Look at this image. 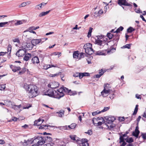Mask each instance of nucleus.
Here are the masks:
<instances>
[{"mask_svg": "<svg viewBox=\"0 0 146 146\" xmlns=\"http://www.w3.org/2000/svg\"><path fill=\"white\" fill-rule=\"evenodd\" d=\"M27 90L29 93V97L32 98L38 95L37 87L35 85H29L27 86Z\"/></svg>", "mask_w": 146, "mask_h": 146, "instance_id": "f257e3e1", "label": "nucleus"}, {"mask_svg": "<svg viewBox=\"0 0 146 146\" xmlns=\"http://www.w3.org/2000/svg\"><path fill=\"white\" fill-rule=\"evenodd\" d=\"M35 141H37L38 144L40 145H42L46 142H52V138L48 136L43 137H41L40 136H38L36 137Z\"/></svg>", "mask_w": 146, "mask_h": 146, "instance_id": "f03ea898", "label": "nucleus"}, {"mask_svg": "<svg viewBox=\"0 0 146 146\" xmlns=\"http://www.w3.org/2000/svg\"><path fill=\"white\" fill-rule=\"evenodd\" d=\"M111 86L108 84H107L106 85L105 84L104 85V89L101 92V95L103 97H106L108 96L107 94H109L111 92H113L111 89Z\"/></svg>", "mask_w": 146, "mask_h": 146, "instance_id": "7ed1b4c3", "label": "nucleus"}, {"mask_svg": "<svg viewBox=\"0 0 146 146\" xmlns=\"http://www.w3.org/2000/svg\"><path fill=\"white\" fill-rule=\"evenodd\" d=\"M97 40H96V42L98 45L101 46L102 47H103L105 44L107 43L106 40H100V39H102L103 37V35L97 36Z\"/></svg>", "mask_w": 146, "mask_h": 146, "instance_id": "20e7f679", "label": "nucleus"}, {"mask_svg": "<svg viewBox=\"0 0 146 146\" xmlns=\"http://www.w3.org/2000/svg\"><path fill=\"white\" fill-rule=\"evenodd\" d=\"M26 50L22 46L21 49H19L18 51L16 53V55L18 57H21L23 56L26 54Z\"/></svg>", "mask_w": 146, "mask_h": 146, "instance_id": "39448f33", "label": "nucleus"}, {"mask_svg": "<svg viewBox=\"0 0 146 146\" xmlns=\"http://www.w3.org/2000/svg\"><path fill=\"white\" fill-rule=\"evenodd\" d=\"M23 47L26 50H30L33 48L34 45L32 43L24 42L22 44V45Z\"/></svg>", "mask_w": 146, "mask_h": 146, "instance_id": "423d86ee", "label": "nucleus"}, {"mask_svg": "<svg viewBox=\"0 0 146 146\" xmlns=\"http://www.w3.org/2000/svg\"><path fill=\"white\" fill-rule=\"evenodd\" d=\"M59 84L58 82L53 81L48 84V86L52 88H56L59 86Z\"/></svg>", "mask_w": 146, "mask_h": 146, "instance_id": "0eeeda50", "label": "nucleus"}, {"mask_svg": "<svg viewBox=\"0 0 146 146\" xmlns=\"http://www.w3.org/2000/svg\"><path fill=\"white\" fill-rule=\"evenodd\" d=\"M117 3L119 5L121 6L122 5L129 7L132 6L130 4L127 2L126 0H118Z\"/></svg>", "mask_w": 146, "mask_h": 146, "instance_id": "6e6552de", "label": "nucleus"}, {"mask_svg": "<svg viewBox=\"0 0 146 146\" xmlns=\"http://www.w3.org/2000/svg\"><path fill=\"white\" fill-rule=\"evenodd\" d=\"M44 39H33L31 40V42L34 46H36L41 42L42 43L43 42H44V41H42V40Z\"/></svg>", "mask_w": 146, "mask_h": 146, "instance_id": "1a4fd4ad", "label": "nucleus"}, {"mask_svg": "<svg viewBox=\"0 0 146 146\" xmlns=\"http://www.w3.org/2000/svg\"><path fill=\"white\" fill-rule=\"evenodd\" d=\"M36 138H35L33 140V139H28L27 140H25L23 142V145H29L31 144L33 142L35 141L36 142V141H35V140Z\"/></svg>", "mask_w": 146, "mask_h": 146, "instance_id": "9d476101", "label": "nucleus"}, {"mask_svg": "<svg viewBox=\"0 0 146 146\" xmlns=\"http://www.w3.org/2000/svg\"><path fill=\"white\" fill-rule=\"evenodd\" d=\"M85 49L86 53L88 54H91L94 52L93 49L90 47H87L85 48Z\"/></svg>", "mask_w": 146, "mask_h": 146, "instance_id": "9b49d317", "label": "nucleus"}, {"mask_svg": "<svg viewBox=\"0 0 146 146\" xmlns=\"http://www.w3.org/2000/svg\"><path fill=\"white\" fill-rule=\"evenodd\" d=\"M10 67L12 69V71L14 72H16L17 70H19L21 69V68L20 67L16 66L12 64L10 65Z\"/></svg>", "mask_w": 146, "mask_h": 146, "instance_id": "f8f14e48", "label": "nucleus"}, {"mask_svg": "<svg viewBox=\"0 0 146 146\" xmlns=\"http://www.w3.org/2000/svg\"><path fill=\"white\" fill-rule=\"evenodd\" d=\"M109 52V51L107 52L106 50L105 51H99L96 52V54L99 55H106L107 53Z\"/></svg>", "mask_w": 146, "mask_h": 146, "instance_id": "ddd939ff", "label": "nucleus"}, {"mask_svg": "<svg viewBox=\"0 0 146 146\" xmlns=\"http://www.w3.org/2000/svg\"><path fill=\"white\" fill-rule=\"evenodd\" d=\"M115 119V118L114 117H109L107 119V122L109 124H111Z\"/></svg>", "mask_w": 146, "mask_h": 146, "instance_id": "4468645a", "label": "nucleus"}, {"mask_svg": "<svg viewBox=\"0 0 146 146\" xmlns=\"http://www.w3.org/2000/svg\"><path fill=\"white\" fill-rule=\"evenodd\" d=\"M31 61L33 64H38L39 62L38 58L37 56H35L31 59Z\"/></svg>", "mask_w": 146, "mask_h": 146, "instance_id": "2eb2a0df", "label": "nucleus"}, {"mask_svg": "<svg viewBox=\"0 0 146 146\" xmlns=\"http://www.w3.org/2000/svg\"><path fill=\"white\" fill-rule=\"evenodd\" d=\"M57 91L59 93L60 96L59 98H61L63 97L64 95V94L63 93L64 91L62 87H61L60 89L57 90Z\"/></svg>", "mask_w": 146, "mask_h": 146, "instance_id": "dca6fc26", "label": "nucleus"}, {"mask_svg": "<svg viewBox=\"0 0 146 146\" xmlns=\"http://www.w3.org/2000/svg\"><path fill=\"white\" fill-rule=\"evenodd\" d=\"M81 140L83 146H89V144L86 139H83Z\"/></svg>", "mask_w": 146, "mask_h": 146, "instance_id": "f3484780", "label": "nucleus"}, {"mask_svg": "<svg viewBox=\"0 0 146 146\" xmlns=\"http://www.w3.org/2000/svg\"><path fill=\"white\" fill-rule=\"evenodd\" d=\"M53 97L57 98L58 99H59L60 98H59V97L60 95L59 94L58 92L57 91H56L55 90H54V92H53Z\"/></svg>", "mask_w": 146, "mask_h": 146, "instance_id": "a211bd4d", "label": "nucleus"}, {"mask_svg": "<svg viewBox=\"0 0 146 146\" xmlns=\"http://www.w3.org/2000/svg\"><path fill=\"white\" fill-rule=\"evenodd\" d=\"M31 54L28 53L25 55L23 58V59L27 61L31 57Z\"/></svg>", "mask_w": 146, "mask_h": 146, "instance_id": "6ab92c4d", "label": "nucleus"}, {"mask_svg": "<svg viewBox=\"0 0 146 146\" xmlns=\"http://www.w3.org/2000/svg\"><path fill=\"white\" fill-rule=\"evenodd\" d=\"M56 67V66L54 65L46 64L44 66L43 68L45 70H47L48 69L52 67Z\"/></svg>", "mask_w": 146, "mask_h": 146, "instance_id": "aec40b11", "label": "nucleus"}, {"mask_svg": "<svg viewBox=\"0 0 146 146\" xmlns=\"http://www.w3.org/2000/svg\"><path fill=\"white\" fill-rule=\"evenodd\" d=\"M50 11V10L46 12H43L39 14L38 16L39 17H42L48 14Z\"/></svg>", "mask_w": 146, "mask_h": 146, "instance_id": "412c9836", "label": "nucleus"}, {"mask_svg": "<svg viewBox=\"0 0 146 146\" xmlns=\"http://www.w3.org/2000/svg\"><path fill=\"white\" fill-rule=\"evenodd\" d=\"M101 117H96L94 118L92 120V121L94 125H95V124H97V123H95V121H98L99 120L101 119L102 120V119L101 118Z\"/></svg>", "mask_w": 146, "mask_h": 146, "instance_id": "4be33fe9", "label": "nucleus"}, {"mask_svg": "<svg viewBox=\"0 0 146 146\" xmlns=\"http://www.w3.org/2000/svg\"><path fill=\"white\" fill-rule=\"evenodd\" d=\"M76 125L75 123H72L70 125L67 126L68 128V130L74 129L76 127Z\"/></svg>", "mask_w": 146, "mask_h": 146, "instance_id": "5701e85b", "label": "nucleus"}, {"mask_svg": "<svg viewBox=\"0 0 146 146\" xmlns=\"http://www.w3.org/2000/svg\"><path fill=\"white\" fill-rule=\"evenodd\" d=\"M63 88L64 92L66 93H68L70 95H74L73 94H70V93L71 92V90H69L68 88L65 87H63Z\"/></svg>", "mask_w": 146, "mask_h": 146, "instance_id": "b1692460", "label": "nucleus"}, {"mask_svg": "<svg viewBox=\"0 0 146 146\" xmlns=\"http://www.w3.org/2000/svg\"><path fill=\"white\" fill-rule=\"evenodd\" d=\"M41 119L39 118L37 121H35L34 122V125L37 126H39L41 124V123H38L41 122Z\"/></svg>", "mask_w": 146, "mask_h": 146, "instance_id": "393cba45", "label": "nucleus"}, {"mask_svg": "<svg viewBox=\"0 0 146 146\" xmlns=\"http://www.w3.org/2000/svg\"><path fill=\"white\" fill-rule=\"evenodd\" d=\"M39 26H37L36 27H35L34 26H32L30 27L28 29V31H32L33 30H35L36 29L39 28Z\"/></svg>", "mask_w": 146, "mask_h": 146, "instance_id": "a878e982", "label": "nucleus"}, {"mask_svg": "<svg viewBox=\"0 0 146 146\" xmlns=\"http://www.w3.org/2000/svg\"><path fill=\"white\" fill-rule=\"evenodd\" d=\"M78 51H74L73 53V57L74 58H76L78 57L79 53Z\"/></svg>", "mask_w": 146, "mask_h": 146, "instance_id": "bb28decb", "label": "nucleus"}, {"mask_svg": "<svg viewBox=\"0 0 146 146\" xmlns=\"http://www.w3.org/2000/svg\"><path fill=\"white\" fill-rule=\"evenodd\" d=\"M125 140H126V141L127 142L129 143H131L133 141V139L132 137H130L129 138H127V137L125 139Z\"/></svg>", "mask_w": 146, "mask_h": 146, "instance_id": "cd10ccee", "label": "nucleus"}, {"mask_svg": "<svg viewBox=\"0 0 146 146\" xmlns=\"http://www.w3.org/2000/svg\"><path fill=\"white\" fill-rule=\"evenodd\" d=\"M56 128L59 129L60 130H68V126L67 125L64 126H59L58 127Z\"/></svg>", "mask_w": 146, "mask_h": 146, "instance_id": "c85d7f7f", "label": "nucleus"}, {"mask_svg": "<svg viewBox=\"0 0 146 146\" xmlns=\"http://www.w3.org/2000/svg\"><path fill=\"white\" fill-rule=\"evenodd\" d=\"M64 111L63 110H60L59 112H57V113H58V116L60 117H62V115H64Z\"/></svg>", "mask_w": 146, "mask_h": 146, "instance_id": "c756f323", "label": "nucleus"}, {"mask_svg": "<svg viewBox=\"0 0 146 146\" xmlns=\"http://www.w3.org/2000/svg\"><path fill=\"white\" fill-rule=\"evenodd\" d=\"M139 133V130L135 131V132H133L132 134L133 136L137 138Z\"/></svg>", "mask_w": 146, "mask_h": 146, "instance_id": "7c9ffc66", "label": "nucleus"}, {"mask_svg": "<svg viewBox=\"0 0 146 146\" xmlns=\"http://www.w3.org/2000/svg\"><path fill=\"white\" fill-rule=\"evenodd\" d=\"M53 92H54V90H52V91H50L49 90L48 92V93L47 94H45L46 95H47L50 97H53Z\"/></svg>", "mask_w": 146, "mask_h": 146, "instance_id": "2f4dec72", "label": "nucleus"}, {"mask_svg": "<svg viewBox=\"0 0 146 146\" xmlns=\"http://www.w3.org/2000/svg\"><path fill=\"white\" fill-rule=\"evenodd\" d=\"M123 27L122 26H120L119 28L117 29L116 31H114L113 33H119L121 31H122L123 30Z\"/></svg>", "mask_w": 146, "mask_h": 146, "instance_id": "473e14b6", "label": "nucleus"}, {"mask_svg": "<svg viewBox=\"0 0 146 146\" xmlns=\"http://www.w3.org/2000/svg\"><path fill=\"white\" fill-rule=\"evenodd\" d=\"M21 105H14L12 106V108L15 110H17L19 109L21 107Z\"/></svg>", "mask_w": 146, "mask_h": 146, "instance_id": "72a5a7b5", "label": "nucleus"}, {"mask_svg": "<svg viewBox=\"0 0 146 146\" xmlns=\"http://www.w3.org/2000/svg\"><path fill=\"white\" fill-rule=\"evenodd\" d=\"M102 119V121L101 122V121H98V122L97 123V124H95V125H98V126H100V125H101L102 124L104 123V119L102 118V117H101V118Z\"/></svg>", "mask_w": 146, "mask_h": 146, "instance_id": "f704fd0d", "label": "nucleus"}, {"mask_svg": "<svg viewBox=\"0 0 146 146\" xmlns=\"http://www.w3.org/2000/svg\"><path fill=\"white\" fill-rule=\"evenodd\" d=\"M93 29V28L91 27H90L89 31L88 33V34L87 35V36L88 37H90L91 36V33L92 32V30Z\"/></svg>", "mask_w": 146, "mask_h": 146, "instance_id": "c9c22d12", "label": "nucleus"}, {"mask_svg": "<svg viewBox=\"0 0 146 146\" xmlns=\"http://www.w3.org/2000/svg\"><path fill=\"white\" fill-rule=\"evenodd\" d=\"M103 13V12L102 9L100 10L98 12V13H97V15L95 16V15H94V17H97L98 16L101 15Z\"/></svg>", "mask_w": 146, "mask_h": 146, "instance_id": "e433bc0d", "label": "nucleus"}, {"mask_svg": "<svg viewBox=\"0 0 146 146\" xmlns=\"http://www.w3.org/2000/svg\"><path fill=\"white\" fill-rule=\"evenodd\" d=\"M138 105H136L135 108L134 109V112L133 114V115H135L137 114L138 111Z\"/></svg>", "mask_w": 146, "mask_h": 146, "instance_id": "4c0bfd02", "label": "nucleus"}, {"mask_svg": "<svg viewBox=\"0 0 146 146\" xmlns=\"http://www.w3.org/2000/svg\"><path fill=\"white\" fill-rule=\"evenodd\" d=\"M70 139L74 140V141H75L76 140V141H79L80 140L78 139H76V135H70Z\"/></svg>", "mask_w": 146, "mask_h": 146, "instance_id": "58836bf2", "label": "nucleus"}, {"mask_svg": "<svg viewBox=\"0 0 146 146\" xmlns=\"http://www.w3.org/2000/svg\"><path fill=\"white\" fill-rule=\"evenodd\" d=\"M11 48L12 46L10 44H9L8 45V48H7V50L8 51L7 52L8 53L9 52V54H10L11 53Z\"/></svg>", "mask_w": 146, "mask_h": 146, "instance_id": "ea45409f", "label": "nucleus"}, {"mask_svg": "<svg viewBox=\"0 0 146 146\" xmlns=\"http://www.w3.org/2000/svg\"><path fill=\"white\" fill-rule=\"evenodd\" d=\"M46 126H47V127H55V126H50V125H41L40 126L39 128V129H44V127H46Z\"/></svg>", "mask_w": 146, "mask_h": 146, "instance_id": "a19ab883", "label": "nucleus"}, {"mask_svg": "<svg viewBox=\"0 0 146 146\" xmlns=\"http://www.w3.org/2000/svg\"><path fill=\"white\" fill-rule=\"evenodd\" d=\"M106 125L108 127V128L110 130H111L115 126V124L113 123L111 124L110 125Z\"/></svg>", "mask_w": 146, "mask_h": 146, "instance_id": "79ce46f5", "label": "nucleus"}, {"mask_svg": "<svg viewBox=\"0 0 146 146\" xmlns=\"http://www.w3.org/2000/svg\"><path fill=\"white\" fill-rule=\"evenodd\" d=\"M107 36L109 39H111L113 37V35L110 33H108L107 34Z\"/></svg>", "mask_w": 146, "mask_h": 146, "instance_id": "37998d69", "label": "nucleus"}, {"mask_svg": "<svg viewBox=\"0 0 146 146\" xmlns=\"http://www.w3.org/2000/svg\"><path fill=\"white\" fill-rule=\"evenodd\" d=\"M131 44H127L126 45L123 46V47H121V48H127L128 49H130V48Z\"/></svg>", "mask_w": 146, "mask_h": 146, "instance_id": "c03bdc74", "label": "nucleus"}, {"mask_svg": "<svg viewBox=\"0 0 146 146\" xmlns=\"http://www.w3.org/2000/svg\"><path fill=\"white\" fill-rule=\"evenodd\" d=\"M61 73V72H59L58 73H56L54 74H50L49 76L50 77H54L55 76H58L59 75H60Z\"/></svg>", "mask_w": 146, "mask_h": 146, "instance_id": "a18cd8bd", "label": "nucleus"}, {"mask_svg": "<svg viewBox=\"0 0 146 146\" xmlns=\"http://www.w3.org/2000/svg\"><path fill=\"white\" fill-rule=\"evenodd\" d=\"M113 40H118L119 38V36L118 34H116L115 36H113Z\"/></svg>", "mask_w": 146, "mask_h": 146, "instance_id": "49530a36", "label": "nucleus"}, {"mask_svg": "<svg viewBox=\"0 0 146 146\" xmlns=\"http://www.w3.org/2000/svg\"><path fill=\"white\" fill-rule=\"evenodd\" d=\"M134 29L132 27H130L127 29V32L128 33H131L133 31H134Z\"/></svg>", "mask_w": 146, "mask_h": 146, "instance_id": "de8ad7c7", "label": "nucleus"}, {"mask_svg": "<svg viewBox=\"0 0 146 146\" xmlns=\"http://www.w3.org/2000/svg\"><path fill=\"white\" fill-rule=\"evenodd\" d=\"M23 24V22L21 20H17V22L15 23V25L16 26L21 25Z\"/></svg>", "mask_w": 146, "mask_h": 146, "instance_id": "09e8293b", "label": "nucleus"}, {"mask_svg": "<svg viewBox=\"0 0 146 146\" xmlns=\"http://www.w3.org/2000/svg\"><path fill=\"white\" fill-rule=\"evenodd\" d=\"M8 23V22H7L0 23V27H4L5 25Z\"/></svg>", "mask_w": 146, "mask_h": 146, "instance_id": "8fccbe9b", "label": "nucleus"}, {"mask_svg": "<svg viewBox=\"0 0 146 146\" xmlns=\"http://www.w3.org/2000/svg\"><path fill=\"white\" fill-rule=\"evenodd\" d=\"M44 145V146H52L54 145L53 142H47Z\"/></svg>", "mask_w": 146, "mask_h": 146, "instance_id": "3c124183", "label": "nucleus"}, {"mask_svg": "<svg viewBox=\"0 0 146 146\" xmlns=\"http://www.w3.org/2000/svg\"><path fill=\"white\" fill-rule=\"evenodd\" d=\"M101 112V111H96L92 112V115L93 116H95L98 114H99Z\"/></svg>", "mask_w": 146, "mask_h": 146, "instance_id": "603ef678", "label": "nucleus"}, {"mask_svg": "<svg viewBox=\"0 0 146 146\" xmlns=\"http://www.w3.org/2000/svg\"><path fill=\"white\" fill-rule=\"evenodd\" d=\"M5 88V85L2 84L0 85V90H3Z\"/></svg>", "mask_w": 146, "mask_h": 146, "instance_id": "864d4df0", "label": "nucleus"}, {"mask_svg": "<svg viewBox=\"0 0 146 146\" xmlns=\"http://www.w3.org/2000/svg\"><path fill=\"white\" fill-rule=\"evenodd\" d=\"M110 108L109 107H105L104 108V109L101 111V112H104L106 111L107 110H108Z\"/></svg>", "mask_w": 146, "mask_h": 146, "instance_id": "5fc2aeb1", "label": "nucleus"}, {"mask_svg": "<svg viewBox=\"0 0 146 146\" xmlns=\"http://www.w3.org/2000/svg\"><path fill=\"white\" fill-rule=\"evenodd\" d=\"M35 8L37 9L40 10L42 8V7L41 6L40 4L39 5H36L35 7Z\"/></svg>", "mask_w": 146, "mask_h": 146, "instance_id": "6e6d98bb", "label": "nucleus"}, {"mask_svg": "<svg viewBox=\"0 0 146 146\" xmlns=\"http://www.w3.org/2000/svg\"><path fill=\"white\" fill-rule=\"evenodd\" d=\"M84 53L81 52L79 54V56L78 57L79 58V59H81L82 58H83L84 57Z\"/></svg>", "mask_w": 146, "mask_h": 146, "instance_id": "4d7b16f0", "label": "nucleus"}, {"mask_svg": "<svg viewBox=\"0 0 146 146\" xmlns=\"http://www.w3.org/2000/svg\"><path fill=\"white\" fill-rule=\"evenodd\" d=\"M125 139H126L125 138H123V137L121 136H120V138H119V140H120V142H119L120 143L121 142H125L124 141V140H125Z\"/></svg>", "mask_w": 146, "mask_h": 146, "instance_id": "13d9d810", "label": "nucleus"}, {"mask_svg": "<svg viewBox=\"0 0 146 146\" xmlns=\"http://www.w3.org/2000/svg\"><path fill=\"white\" fill-rule=\"evenodd\" d=\"M26 5V3L25 2L22 3L21 5H19V7H24Z\"/></svg>", "mask_w": 146, "mask_h": 146, "instance_id": "bf43d9fd", "label": "nucleus"}, {"mask_svg": "<svg viewBox=\"0 0 146 146\" xmlns=\"http://www.w3.org/2000/svg\"><path fill=\"white\" fill-rule=\"evenodd\" d=\"M79 77L80 79H81L84 77L83 73H79Z\"/></svg>", "mask_w": 146, "mask_h": 146, "instance_id": "052dcab7", "label": "nucleus"}, {"mask_svg": "<svg viewBox=\"0 0 146 146\" xmlns=\"http://www.w3.org/2000/svg\"><path fill=\"white\" fill-rule=\"evenodd\" d=\"M13 41L14 42H17V43H19L20 42L19 39L18 38H15L14 39H13Z\"/></svg>", "mask_w": 146, "mask_h": 146, "instance_id": "680f3d73", "label": "nucleus"}, {"mask_svg": "<svg viewBox=\"0 0 146 146\" xmlns=\"http://www.w3.org/2000/svg\"><path fill=\"white\" fill-rule=\"evenodd\" d=\"M32 105L29 104L27 105V106L23 108L24 109H27L31 107Z\"/></svg>", "mask_w": 146, "mask_h": 146, "instance_id": "e2e57ef3", "label": "nucleus"}, {"mask_svg": "<svg viewBox=\"0 0 146 146\" xmlns=\"http://www.w3.org/2000/svg\"><path fill=\"white\" fill-rule=\"evenodd\" d=\"M79 72H76L75 74L73 75V76L75 77H79Z\"/></svg>", "mask_w": 146, "mask_h": 146, "instance_id": "0e129e2a", "label": "nucleus"}, {"mask_svg": "<svg viewBox=\"0 0 146 146\" xmlns=\"http://www.w3.org/2000/svg\"><path fill=\"white\" fill-rule=\"evenodd\" d=\"M25 71H26L25 69V68H24L23 69L22 71L19 72V74H23V73H24V72H25Z\"/></svg>", "mask_w": 146, "mask_h": 146, "instance_id": "69168bd1", "label": "nucleus"}, {"mask_svg": "<svg viewBox=\"0 0 146 146\" xmlns=\"http://www.w3.org/2000/svg\"><path fill=\"white\" fill-rule=\"evenodd\" d=\"M135 97L137 99H141V96L140 95H139L138 94H136L135 95Z\"/></svg>", "mask_w": 146, "mask_h": 146, "instance_id": "338daca9", "label": "nucleus"}, {"mask_svg": "<svg viewBox=\"0 0 146 146\" xmlns=\"http://www.w3.org/2000/svg\"><path fill=\"white\" fill-rule=\"evenodd\" d=\"M84 76H88L90 75V74L88 73L84 72L83 73Z\"/></svg>", "mask_w": 146, "mask_h": 146, "instance_id": "774afa93", "label": "nucleus"}]
</instances>
